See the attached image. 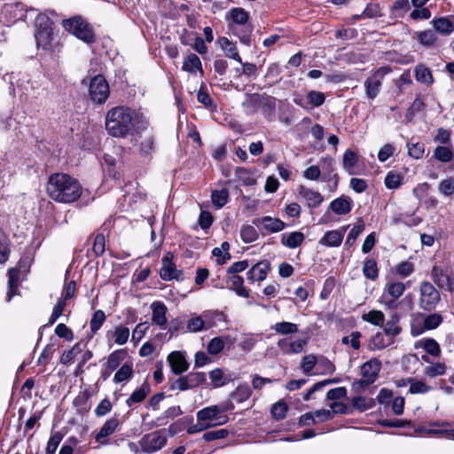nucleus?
Listing matches in <instances>:
<instances>
[{
	"mask_svg": "<svg viewBox=\"0 0 454 454\" xmlns=\"http://www.w3.org/2000/svg\"><path fill=\"white\" fill-rule=\"evenodd\" d=\"M105 124L109 135L124 138L128 135H140L147 129L149 121L143 114L126 106H118L107 111Z\"/></svg>",
	"mask_w": 454,
	"mask_h": 454,
	"instance_id": "1",
	"label": "nucleus"
},
{
	"mask_svg": "<svg viewBox=\"0 0 454 454\" xmlns=\"http://www.w3.org/2000/svg\"><path fill=\"white\" fill-rule=\"evenodd\" d=\"M35 38L38 49L51 57H59L63 49V42L54 20L48 15L40 13L35 18Z\"/></svg>",
	"mask_w": 454,
	"mask_h": 454,
	"instance_id": "2",
	"label": "nucleus"
},
{
	"mask_svg": "<svg viewBox=\"0 0 454 454\" xmlns=\"http://www.w3.org/2000/svg\"><path fill=\"white\" fill-rule=\"evenodd\" d=\"M80 182L66 173H53L47 181L48 196L56 202L70 204L80 199L82 194Z\"/></svg>",
	"mask_w": 454,
	"mask_h": 454,
	"instance_id": "3",
	"label": "nucleus"
},
{
	"mask_svg": "<svg viewBox=\"0 0 454 454\" xmlns=\"http://www.w3.org/2000/svg\"><path fill=\"white\" fill-rule=\"evenodd\" d=\"M228 27L240 43L249 46L254 26L250 22V14L242 7L231 8L225 16Z\"/></svg>",
	"mask_w": 454,
	"mask_h": 454,
	"instance_id": "4",
	"label": "nucleus"
},
{
	"mask_svg": "<svg viewBox=\"0 0 454 454\" xmlns=\"http://www.w3.org/2000/svg\"><path fill=\"white\" fill-rule=\"evenodd\" d=\"M63 27L79 40L92 44L96 42V35L92 26L81 16L64 20Z\"/></svg>",
	"mask_w": 454,
	"mask_h": 454,
	"instance_id": "5",
	"label": "nucleus"
},
{
	"mask_svg": "<svg viewBox=\"0 0 454 454\" xmlns=\"http://www.w3.org/2000/svg\"><path fill=\"white\" fill-rule=\"evenodd\" d=\"M440 302L441 293L434 285L427 280L421 281L419 286V308L426 312H432Z\"/></svg>",
	"mask_w": 454,
	"mask_h": 454,
	"instance_id": "6",
	"label": "nucleus"
},
{
	"mask_svg": "<svg viewBox=\"0 0 454 454\" xmlns=\"http://www.w3.org/2000/svg\"><path fill=\"white\" fill-rule=\"evenodd\" d=\"M247 107L255 113L261 111L264 118L272 121L276 116V98L267 94L254 93L250 95Z\"/></svg>",
	"mask_w": 454,
	"mask_h": 454,
	"instance_id": "7",
	"label": "nucleus"
},
{
	"mask_svg": "<svg viewBox=\"0 0 454 454\" xmlns=\"http://www.w3.org/2000/svg\"><path fill=\"white\" fill-rule=\"evenodd\" d=\"M89 94L91 100L97 104H103L110 94L109 84L103 74H97L90 82Z\"/></svg>",
	"mask_w": 454,
	"mask_h": 454,
	"instance_id": "8",
	"label": "nucleus"
},
{
	"mask_svg": "<svg viewBox=\"0 0 454 454\" xmlns=\"http://www.w3.org/2000/svg\"><path fill=\"white\" fill-rule=\"evenodd\" d=\"M390 72H392V68L389 66H383L375 69L372 74L365 80L364 88L368 98L374 99L378 96L382 84L381 80Z\"/></svg>",
	"mask_w": 454,
	"mask_h": 454,
	"instance_id": "9",
	"label": "nucleus"
},
{
	"mask_svg": "<svg viewBox=\"0 0 454 454\" xmlns=\"http://www.w3.org/2000/svg\"><path fill=\"white\" fill-rule=\"evenodd\" d=\"M223 316V312L215 310L204 312L202 317H193L187 321V331L196 333L203 329H209L215 325L214 319Z\"/></svg>",
	"mask_w": 454,
	"mask_h": 454,
	"instance_id": "10",
	"label": "nucleus"
},
{
	"mask_svg": "<svg viewBox=\"0 0 454 454\" xmlns=\"http://www.w3.org/2000/svg\"><path fill=\"white\" fill-rule=\"evenodd\" d=\"M252 223L260 228V231L263 236L279 232L287 226L281 219L270 215L254 218Z\"/></svg>",
	"mask_w": 454,
	"mask_h": 454,
	"instance_id": "11",
	"label": "nucleus"
},
{
	"mask_svg": "<svg viewBox=\"0 0 454 454\" xmlns=\"http://www.w3.org/2000/svg\"><path fill=\"white\" fill-rule=\"evenodd\" d=\"M174 255L171 252H168L162 258V266L160 270V277L165 281L184 280L183 270H177L176 263L173 262Z\"/></svg>",
	"mask_w": 454,
	"mask_h": 454,
	"instance_id": "12",
	"label": "nucleus"
},
{
	"mask_svg": "<svg viewBox=\"0 0 454 454\" xmlns=\"http://www.w3.org/2000/svg\"><path fill=\"white\" fill-rule=\"evenodd\" d=\"M167 443V439L160 431L145 434L140 440V446L145 453H153Z\"/></svg>",
	"mask_w": 454,
	"mask_h": 454,
	"instance_id": "13",
	"label": "nucleus"
},
{
	"mask_svg": "<svg viewBox=\"0 0 454 454\" xmlns=\"http://www.w3.org/2000/svg\"><path fill=\"white\" fill-rule=\"evenodd\" d=\"M431 278L439 288H445L449 292L454 291V278L447 272V270L434 265L431 270Z\"/></svg>",
	"mask_w": 454,
	"mask_h": 454,
	"instance_id": "14",
	"label": "nucleus"
},
{
	"mask_svg": "<svg viewBox=\"0 0 454 454\" xmlns=\"http://www.w3.org/2000/svg\"><path fill=\"white\" fill-rule=\"evenodd\" d=\"M271 270L270 262L268 260H261L254 264L247 272V279L250 283L263 281L267 278Z\"/></svg>",
	"mask_w": 454,
	"mask_h": 454,
	"instance_id": "15",
	"label": "nucleus"
},
{
	"mask_svg": "<svg viewBox=\"0 0 454 454\" xmlns=\"http://www.w3.org/2000/svg\"><path fill=\"white\" fill-rule=\"evenodd\" d=\"M167 361L175 375H181L189 369L184 352L172 351L168 354Z\"/></svg>",
	"mask_w": 454,
	"mask_h": 454,
	"instance_id": "16",
	"label": "nucleus"
},
{
	"mask_svg": "<svg viewBox=\"0 0 454 454\" xmlns=\"http://www.w3.org/2000/svg\"><path fill=\"white\" fill-rule=\"evenodd\" d=\"M348 226H341L337 230L327 231L319 239V245L328 247H338L341 245Z\"/></svg>",
	"mask_w": 454,
	"mask_h": 454,
	"instance_id": "17",
	"label": "nucleus"
},
{
	"mask_svg": "<svg viewBox=\"0 0 454 454\" xmlns=\"http://www.w3.org/2000/svg\"><path fill=\"white\" fill-rule=\"evenodd\" d=\"M381 370V362L376 358H371L360 367V374L363 378L376 381Z\"/></svg>",
	"mask_w": 454,
	"mask_h": 454,
	"instance_id": "18",
	"label": "nucleus"
},
{
	"mask_svg": "<svg viewBox=\"0 0 454 454\" xmlns=\"http://www.w3.org/2000/svg\"><path fill=\"white\" fill-rule=\"evenodd\" d=\"M428 314L424 317L423 325L419 330H417L414 326L411 328L413 335H419L425 331H430L436 329L443 321V317L440 313L427 312Z\"/></svg>",
	"mask_w": 454,
	"mask_h": 454,
	"instance_id": "19",
	"label": "nucleus"
},
{
	"mask_svg": "<svg viewBox=\"0 0 454 454\" xmlns=\"http://www.w3.org/2000/svg\"><path fill=\"white\" fill-rule=\"evenodd\" d=\"M408 287H410V281L406 284L399 281H389L385 286L382 298L386 299L389 296L394 299H398L403 294Z\"/></svg>",
	"mask_w": 454,
	"mask_h": 454,
	"instance_id": "20",
	"label": "nucleus"
},
{
	"mask_svg": "<svg viewBox=\"0 0 454 454\" xmlns=\"http://www.w3.org/2000/svg\"><path fill=\"white\" fill-rule=\"evenodd\" d=\"M151 309L153 310V323L164 327L167 324V306L162 301H155L151 304Z\"/></svg>",
	"mask_w": 454,
	"mask_h": 454,
	"instance_id": "21",
	"label": "nucleus"
},
{
	"mask_svg": "<svg viewBox=\"0 0 454 454\" xmlns=\"http://www.w3.org/2000/svg\"><path fill=\"white\" fill-rule=\"evenodd\" d=\"M3 13L9 17V21L16 22L17 20H23L27 15V11L20 3L6 4L4 6Z\"/></svg>",
	"mask_w": 454,
	"mask_h": 454,
	"instance_id": "22",
	"label": "nucleus"
},
{
	"mask_svg": "<svg viewBox=\"0 0 454 454\" xmlns=\"http://www.w3.org/2000/svg\"><path fill=\"white\" fill-rule=\"evenodd\" d=\"M329 207L336 215H347L352 210V200L349 197L341 196L333 200Z\"/></svg>",
	"mask_w": 454,
	"mask_h": 454,
	"instance_id": "23",
	"label": "nucleus"
},
{
	"mask_svg": "<svg viewBox=\"0 0 454 454\" xmlns=\"http://www.w3.org/2000/svg\"><path fill=\"white\" fill-rule=\"evenodd\" d=\"M299 193L305 199L309 208H317L324 200V197L320 192L305 188L304 186H301Z\"/></svg>",
	"mask_w": 454,
	"mask_h": 454,
	"instance_id": "24",
	"label": "nucleus"
},
{
	"mask_svg": "<svg viewBox=\"0 0 454 454\" xmlns=\"http://www.w3.org/2000/svg\"><path fill=\"white\" fill-rule=\"evenodd\" d=\"M151 392L150 384L145 380L140 387L133 391L130 396L126 400V404L132 407L136 403H142Z\"/></svg>",
	"mask_w": 454,
	"mask_h": 454,
	"instance_id": "25",
	"label": "nucleus"
},
{
	"mask_svg": "<svg viewBox=\"0 0 454 454\" xmlns=\"http://www.w3.org/2000/svg\"><path fill=\"white\" fill-rule=\"evenodd\" d=\"M305 235L301 231H292L289 234L283 233L280 242L282 246L294 249L299 247L304 241Z\"/></svg>",
	"mask_w": 454,
	"mask_h": 454,
	"instance_id": "26",
	"label": "nucleus"
},
{
	"mask_svg": "<svg viewBox=\"0 0 454 454\" xmlns=\"http://www.w3.org/2000/svg\"><path fill=\"white\" fill-rule=\"evenodd\" d=\"M430 23L434 29L442 35H450L454 31L450 16L434 18Z\"/></svg>",
	"mask_w": 454,
	"mask_h": 454,
	"instance_id": "27",
	"label": "nucleus"
},
{
	"mask_svg": "<svg viewBox=\"0 0 454 454\" xmlns=\"http://www.w3.org/2000/svg\"><path fill=\"white\" fill-rule=\"evenodd\" d=\"M119 425L120 421L118 419V415L114 414L112 418L106 420L100 430L96 434L95 440L97 442H100L101 439L108 437L115 432Z\"/></svg>",
	"mask_w": 454,
	"mask_h": 454,
	"instance_id": "28",
	"label": "nucleus"
},
{
	"mask_svg": "<svg viewBox=\"0 0 454 454\" xmlns=\"http://www.w3.org/2000/svg\"><path fill=\"white\" fill-rule=\"evenodd\" d=\"M394 342L395 340L387 336L384 332H378L371 338L369 348L371 350H380L392 345Z\"/></svg>",
	"mask_w": 454,
	"mask_h": 454,
	"instance_id": "29",
	"label": "nucleus"
},
{
	"mask_svg": "<svg viewBox=\"0 0 454 454\" xmlns=\"http://www.w3.org/2000/svg\"><path fill=\"white\" fill-rule=\"evenodd\" d=\"M363 274L365 278L375 281L379 278L380 270L374 258L366 257L363 262Z\"/></svg>",
	"mask_w": 454,
	"mask_h": 454,
	"instance_id": "30",
	"label": "nucleus"
},
{
	"mask_svg": "<svg viewBox=\"0 0 454 454\" xmlns=\"http://www.w3.org/2000/svg\"><path fill=\"white\" fill-rule=\"evenodd\" d=\"M413 38H416L419 44L426 48L434 47L438 39L435 32L432 29L416 32Z\"/></svg>",
	"mask_w": 454,
	"mask_h": 454,
	"instance_id": "31",
	"label": "nucleus"
},
{
	"mask_svg": "<svg viewBox=\"0 0 454 454\" xmlns=\"http://www.w3.org/2000/svg\"><path fill=\"white\" fill-rule=\"evenodd\" d=\"M193 423V417L191 415L184 416L169 425L168 431L170 436L176 435L188 429V427Z\"/></svg>",
	"mask_w": 454,
	"mask_h": 454,
	"instance_id": "32",
	"label": "nucleus"
},
{
	"mask_svg": "<svg viewBox=\"0 0 454 454\" xmlns=\"http://www.w3.org/2000/svg\"><path fill=\"white\" fill-rule=\"evenodd\" d=\"M128 356V350L127 348H119L114 351H113L108 356L107 360L105 363L108 367L109 370L115 371L116 369H119V366L124 361Z\"/></svg>",
	"mask_w": 454,
	"mask_h": 454,
	"instance_id": "33",
	"label": "nucleus"
},
{
	"mask_svg": "<svg viewBox=\"0 0 454 454\" xmlns=\"http://www.w3.org/2000/svg\"><path fill=\"white\" fill-rule=\"evenodd\" d=\"M106 318V313L102 309H97L92 314L90 320V333H88V339L92 338L101 328Z\"/></svg>",
	"mask_w": 454,
	"mask_h": 454,
	"instance_id": "34",
	"label": "nucleus"
},
{
	"mask_svg": "<svg viewBox=\"0 0 454 454\" xmlns=\"http://www.w3.org/2000/svg\"><path fill=\"white\" fill-rule=\"evenodd\" d=\"M12 242L9 236L0 227V264L5 263L11 255Z\"/></svg>",
	"mask_w": 454,
	"mask_h": 454,
	"instance_id": "35",
	"label": "nucleus"
},
{
	"mask_svg": "<svg viewBox=\"0 0 454 454\" xmlns=\"http://www.w3.org/2000/svg\"><path fill=\"white\" fill-rule=\"evenodd\" d=\"M183 70L191 74L199 71L203 74L202 63L200 59L194 53H190L183 62Z\"/></svg>",
	"mask_w": 454,
	"mask_h": 454,
	"instance_id": "36",
	"label": "nucleus"
},
{
	"mask_svg": "<svg viewBox=\"0 0 454 454\" xmlns=\"http://www.w3.org/2000/svg\"><path fill=\"white\" fill-rule=\"evenodd\" d=\"M375 406V399L366 398L362 395L354 396L351 399V408L358 412H364Z\"/></svg>",
	"mask_w": 454,
	"mask_h": 454,
	"instance_id": "37",
	"label": "nucleus"
},
{
	"mask_svg": "<svg viewBox=\"0 0 454 454\" xmlns=\"http://www.w3.org/2000/svg\"><path fill=\"white\" fill-rule=\"evenodd\" d=\"M219 414L217 405H211L205 407L197 412V420L199 424L215 422V419H216Z\"/></svg>",
	"mask_w": 454,
	"mask_h": 454,
	"instance_id": "38",
	"label": "nucleus"
},
{
	"mask_svg": "<svg viewBox=\"0 0 454 454\" xmlns=\"http://www.w3.org/2000/svg\"><path fill=\"white\" fill-rule=\"evenodd\" d=\"M219 43L222 49L224 51L226 57L232 59L239 63H242V59L235 43L230 41L227 37H221L219 39Z\"/></svg>",
	"mask_w": 454,
	"mask_h": 454,
	"instance_id": "39",
	"label": "nucleus"
},
{
	"mask_svg": "<svg viewBox=\"0 0 454 454\" xmlns=\"http://www.w3.org/2000/svg\"><path fill=\"white\" fill-rule=\"evenodd\" d=\"M229 280L231 284V290L234 291L238 296L248 298L250 290L244 286V278L239 275H229Z\"/></svg>",
	"mask_w": 454,
	"mask_h": 454,
	"instance_id": "40",
	"label": "nucleus"
},
{
	"mask_svg": "<svg viewBox=\"0 0 454 454\" xmlns=\"http://www.w3.org/2000/svg\"><path fill=\"white\" fill-rule=\"evenodd\" d=\"M86 347L87 341L81 340L76 342L72 348L63 352L60 356V363L63 364H70L78 354L83 351Z\"/></svg>",
	"mask_w": 454,
	"mask_h": 454,
	"instance_id": "41",
	"label": "nucleus"
},
{
	"mask_svg": "<svg viewBox=\"0 0 454 454\" xmlns=\"http://www.w3.org/2000/svg\"><path fill=\"white\" fill-rule=\"evenodd\" d=\"M8 291L7 301L19 294L20 275L17 270H8Z\"/></svg>",
	"mask_w": 454,
	"mask_h": 454,
	"instance_id": "42",
	"label": "nucleus"
},
{
	"mask_svg": "<svg viewBox=\"0 0 454 454\" xmlns=\"http://www.w3.org/2000/svg\"><path fill=\"white\" fill-rule=\"evenodd\" d=\"M133 364L131 362L124 363L115 372L113 381L115 384L127 381L133 377Z\"/></svg>",
	"mask_w": 454,
	"mask_h": 454,
	"instance_id": "43",
	"label": "nucleus"
},
{
	"mask_svg": "<svg viewBox=\"0 0 454 454\" xmlns=\"http://www.w3.org/2000/svg\"><path fill=\"white\" fill-rule=\"evenodd\" d=\"M415 79L421 83L431 85L434 83V76L431 70L423 64H419L414 70Z\"/></svg>",
	"mask_w": 454,
	"mask_h": 454,
	"instance_id": "44",
	"label": "nucleus"
},
{
	"mask_svg": "<svg viewBox=\"0 0 454 454\" xmlns=\"http://www.w3.org/2000/svg\"><path fill=\"white\" fill-rule=\"evenodd\" d=\"M183 411L179 405H174L165 410L160 416L156 419V426H165L168 419H174L180 416Z\"/></svg>",
	"mask_w": 454,
	"mask_h": 454,
	"instance_id": "45",
	"label": "nucleus"
},
{
	"mask_svg": "<svg viewBox=\"0 0 454 454\" xmlns=\"http://www.w3.org/2000/svg\"><path fill=\"white\" fill-rule=\"evenodd\" d=\"M252 395V389L247 384L239 385L236 389L231 392V397L239 403H241Z\"/></svg>",
	"mask_w": 454,
	"mask_h": 454,
	"instance_id": "46",
	"label": "nucleus"
},
{
	"mask_svg": "<svg viewBox=\"0 0 454 454\" xmlns=\"http://www.w3.org/2000/svg\"><path fill=\"white\" fill-rule=\"evenodd\" d=\"M122 147L120 145H113L111 153H105L103 160L106 166L117 165L121 160Z\"/></svg>",
	"mask_w": 454,
	"mask_h": 454,
	"instance_id": "47",
	"label": "nucleus"
},
{
	"mask_svg": "<svg viewBox=\"0 0 454 454\" xmlns=\"http://www.w3.org/2000/svg\"><path fill=\"white\" fill-rule=\"evenodd\" d=\"M362 320L376 326H383L385 315L381 310L372 309L362 315Z\"/></svg>",
	"mask_w": 454,
	"mask_h": 454,
	"instance_id": "48",
	"label": "nucleus"
},
{
	"mask_svg": "<svg viewBox=\"0 0 454 454\" xmlns=\"http://www.w3.org/2000/svg\"><path fill=\"white\" fill-rule=\"evenodd\" d=\"M288 405L284 400H279L270 408V414L274 420L279 421L286 418Z\"/></svg>",
	"mask_w": 454,
	"mask_h": 454,
	"instance_id": "49",
	"label": "nucleus"
},
{
	"mask_svg": "<svg viewBox=\"0 0 454 454\" xmlns=\"http://www.w3.org/2000/svg\"><path fill=\"white\" fill-rule=\"evenodd\" d=\"M307 105L308 109H312L316 107H319L324 105L325 101V95L317 90H310L307 93Z\"/></svg>",
	"mask_w": 454,
	"mask_h": 454,
	"instance_id": "50",
	"label": "nucleus"
},
{
	"mask_svg": "<svg viewBox=\"0 0 454 454\" xmlns=\"http://www.w3.org/2000/svg\"><path fill=\"white\" fill-rule=\"evenodd\" d=\"M403 176L393 170L387 173L384 180L385 186L390 190L399 188L403 184Z\"/></svg>",
	"mask_w": 454,
	"mask_h": 454,
	"instance_id": "51",
	"label": "nucleus"
},
{
	"mask_svg": "<svg viewBox=\"0 0 454 454\" xmlns=\"http://www.w3.org/2000/svg\"><path fill=\"white\" fill-rule=\"evenodd\" d=\"M420 347L429 355L437 357L441 355V348L437 341L432 338H426L419 341Z\"/></svg>",
	"mask_w": 454,
	"mask_h": 454,
	"instance_id": "52",
	"label": "nucleus"
},
{
	"mask_svg": "<svg viewBox=\"0 0 454 454\" xmlns=\"http://www.w3.org/2000/svg\"><path fill=\"white\" fill-rule=\"evenodd\" d=\"M211 200L217 208H221L225 206L229 200V191L226 188L214 190L211 193Z\"/></svg>",
	"mask_w": 454,
	"mask_h": 454,
	"instance_id": "53",
	"label": "nucleus"
},
{
	"mask_svg": "<svg viewBox=\"0 0 454 454\" xmlns=\"http://www.w3.org/2000/svg\"><path fill=\"white\" fill-rule=\"evenodd\" d=\"M364 222L362 218H358L357 222L355 223L353 228L349 231L345 245L351 247L355 244L357 237L364 231Z\"/></svg>",
	"mask_w": 454,
	"mask_h": 454,
	"instance_id": "54",
	"label": "nucleus"
},
{
	"mask_svg": "<svg viewBox=\"0 0 454 454\" xmlns=\"http://www.w3.org/2000/svg\"><path fill=\"white\" fill-rule=\"evenodd\" d=\"M235 174L238 179L245 186H251L256 183L255 178H254L252 176V172L244 167H237L235 169Z\"/></svg>",
	"mask_w": 454,
	"mask_h": 454,
	"instance_id": "55",
	"label": "nucleus"
},
{
	"mask_svg": "<svg viewBox=\"0 0 454 454\" xmlns=\"http://www.w3.org/2000/svg\"><path fill=\"white\" fill-rule=\"evenodd\" d=\"M434 156L441 162L447 163L453 160L454 152L449 146H437L434 149Z\"/></svg>",
	"mask_w": 454,
	"mask_h": 454,
	"instance_id": "56",
	"label": "nucleus"
},
{
	"mask_svg": "<svg viewBox=\"0 0 454 454\" xmlns=\"http://www.w3.org/2000/svg\"><path fill=\"white\" fill-rule=\"evenodd\" d=\"M240 238L245 243H252L258 239L259 233L253 225L245 224L240 229Z\"/></svg>",
	"mask_w": 454,
	"mask_h": 454,
	"instance_id": "57",
	"label": "nucleus"
},
{
	"mask_svg": "<svg viewBox=\"0 0 454 454\" xmlns=\"http://www.w3.org/2000/svg\"><path fill=\"white\" fill-rule=\"evenodd\" d=\"M106 251V237L103 233H98L92 243L91 252L95 257H100Z\"/></svg>",
	"mask_w": 454,
	"mask_h": 454,
	"instance_id": "58",
	"label": "nucleus"
},
{
	"mask_svg": "<svg viewBox=\"0 0 454 454\" xmlns=\"http://www.w3.org/2000/svg\"><path fill=\"white\" fill-rule=\"evenodd\" d=\"M273 329L278 334L287 335L298 332V325L294 323L282 321L275 324Z\"/></svg>",
	"mask_w": 454,
	"mask_h": 454,
	"instance_id": "59",
	"label": "nucleus"
},
{
	"mask_svg": "<svg viewBox=\"0 0 454 454\" xmlns=\"http://www.w3.org/2000/svg\"><path fill=\"white\" fill-rule=\"evenodd\" d=\"M364 18L374 19L383 16L382 7L380 3H369L363 11Z\"/></svg>",
	"mask_w": 454,
	"mask_h": 454,
	"instance_id": "60",
	"label": "nucleus"
},
{
	"mask_svg": "<svg viewBox=\"0 0 454 454\" xmlns=\"http://www.w3.org/2000/svg\"><path fill=\"white\" fill-rule=\"evenodd\" d=\"M317 364V357L313 354H309L302 357L301 361V369L304 374L311 375V372Z\"/></svg>",
	"mask_w": 454,
	"mask_h": 454,
	"instance_id": "61",
	"label": "nucleus"
},
{
	"mask_svg": "<svg viewBox=\"0 0 454 454\" xmlns=\"http://www.w3.org/2000/svg\"><path fill=\"white\" fill-rule=\"evenodd\" d=\"M186 377L191 389L200 387L207 380L206 373L202 372H191L186 375Z\"/></svg>",
	"mask_w": 454,
	"mask_h": 454,
	"instance_id": "62",
	"label": "nucleus"
},
{
	"mask_svg": "<svg viewBox=\"0 0 454 454\" xmlns=\"http://www.w3.org/2000/svg\"><path fill=\"white\" fill-rule=\"evenodd\" d=\"M62 439L63 434L60 432H55L54 434H52L48 440L45 453L55 454Z\"/></svg>",
	"mask_w": 454,
	"mask_h": 454,
	"instance_id": "63",
	"label": "nucleus"
},
{
	"mask_svg": "<svg viewBox=\"0 0 454 454\" xmlns=\"http://www.w3.org/2000/svg\"><path fill=\"white\" fill-rule=\"evenodd\" d=\"M438 190L444 196H452L454 194V176L442 180L439 183Z\"/></svg>",
	"mask_w": 454,
	"mask_h": 454,
	"instance_id": "64",
	"label": "nucleus"
}]
</instances>
